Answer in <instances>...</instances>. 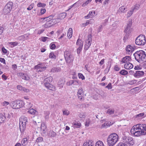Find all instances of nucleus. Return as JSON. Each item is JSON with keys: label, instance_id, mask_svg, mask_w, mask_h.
<instances>
[{"label": "nucleus", "instance_id": "1", "mask_svg": "<svg viewBox=\"0 0 146 146\" xmlns=\"http://www.w3.org/2000/svg\"><path fill=\"white\" fill-rule=\"evenodd\" d=\"M135 59L139 63L146 61V54L144 51L141 50L137 51L134 54Z\"/></svg>", "mask_w": 146, "mask_h": 146}, {"label": "nucleus", "instance_id": "2", "mask_svg": "<svg viewBox=\"0 0 146 146\" xmlns=\"http://www.w3.org/2000/svg\"><path fill=\"white\" fill-rule=\"evenodd\" d=\"M142 124H139L133 126L131 130V132L135 136H139L143 135Z\"/></svg>", "mask_w": 146, "mask_h": 146}, {"label": "nucleus", "instance_id": "3", "mask_svg": "<svg viewBox=\"0 0 146 146\" xmlns=\"http://www.w3.org/2000/svg\"><path fill=\"white\" fill-rule=\"evenodd\" d=\"M118 139V136L116 133L111 134L107 138L108 145L110 146H113L117 142Z\"/></svg>", "mask_w": 146, "mask_h": 146}, {"label": "nucleus", "instance_id": "4", "mask_svg": "<svg viewBox=\"0 0 146 146\" xmlns=\"http://www.w3.org/2000/svg\"><path fill=\"white\" fill-rule=\"evenodd\" d=\"M27 122V117L25 116L21 117L19 120V128L21 132H23L26 128V123Z\"/></svg>", "mask_w": 146, "mask_h": 146}, {"label": "nucleus", "instance_id": "5", "mask_svg": "<svg viewBox=\"0 0 146 146\" xmlns=\"http://www.w3.org/2000/svg\"><path fill=\"white\" fill-rule=\"evenodd\" d=\"M146 42V38L145 36L143 35H140L136 38L135 43L137 45H143Z\"/></svg>", "mask_w": 146, "mask_h": 146}, {"label": "nucleus", "instance_id": "6", "mask_svg": "<svg viewBox=\"0 0 146 146\" xmlns=\"http://www.w3.org/2000/svg\"><path fill=\"white\" fill-rule=\"evenodd\" d=\"M64 56L67 63H69L72 62L74 60V57L70 51H66L64 52Z\"/></svg>", "mask_w": 146, "mask_h": 146}, {"label": "nucleus", "instance_id": "7", "mask_svg": "<svg viewBox=\"0 0 146 146\" xmlns=\"http://www.w3.org/2000/svg\"><path fill=\"white\" fill-rule=\"evenodd\" d=\"M13 4V3L11 2L8 3L3 9V13L5 15L9 13L12 9Z\"/></svg>", "mask_w": 146, "mask_h": 146}, {"label": "nucleus", "instance_id": "8", "mask_svg": "<svg viewBox=\"0 0 146 146\" xmlns=\"http://www.w3.org/2000/svg\"><path fill=\"white\" fill-rule=\"evenodd\" d=\"M35 69L38 72H41L45 70L46 67L44 66V63L39 64L35 66Z\"/></svg>", "mask_w": 146, "mask_h": 146}, {"label": "nucleus", "instance_id": "9", "mask_svg": "<svg viewBox=\"0 0 146 146\" xmlns=\"http://www.w3.org/2000/svg\"><path fill=\"white\" fill-rule=\"evenodd\" d=\"M76 45L77 47H78L77 52L78 54H79L81 51L83 47V42L81 40L78 39L77 40Z\"/></svg>", "mask_w": 146, "mask_h": 146}, {"label": "nucleus", "instance_id": "10", "mask_svg": "<svg viewBox=\"0 0 146 146\" xmlns=\"http://www.w3.org/2000/svg\"><path fill=\"white\" fill-rule=\"evenodd\" d=\"M92 36L91 35L88 36V39L86 42V44L84 46V49L87 50L90 46L92 42Z\"/></svg>", "mask_w": 146, "mask_h": 146}, {"label": "nucleus", "instance_id": "11", "mask_svg": "<svg viewBox=\"0 0 146 146\" xmlns=\"http://www.w3.org/2000/svg\"><path fill=\"white\" fill-rule=\"evenodd\" d=\"M132 21L131 20H129L125 29L124 30L125 33H127L129 34L131 32V27L132 25Z\"/></svg>", "mask_w": 146, "mask_h": 146}, {"label": "nucleus", "instance_id": "12", "mask_svg": "<svg viewBox=\"0 0 146 146\" xmlns=\"http://www.w3.org/2000/svg\"><path fill=\"white\" fill-rule=\"evenodd\" d=\"M134 48L133 47L130 45H128L126 48V53L128 54H131L134 50Z\"/></svg>", "mask_w": 146, "mask_h": 146}, {"label": "nucleus", "instance_id": "13", "mask_svg": "<svg viewBox=\"0 0 146 146\" xmlns=\"http://www.w3.org/2000/svg\"><path fill=\"white\" fill-rule=\"evenodd\" d=\"M17 76L21 77L22 79L26 80H29L30 79L28 75L26 74L22 73H18L17 74Z\"/></svg>", "mask_w": 146, "mask_h": 146}, {"label": "nucleus", "instance_id": "14", "mask_svg": "<svg viewBox=\"0 0 146 146\" xmlns=\"http://www.w3.org/2000/svg\"><path fill=\"white\" fill-rule=\"evenodd\" d=\"M131 59L130 56H126L122 58L121 61V62L126 64L131 62Z\"/></svg>", "mask_w": 146, "mask_h": 146}, {"label": "nucleus", "instance_id": "15", "mask_svg": "<svg viewBox=\"0 0 146 146\" xmlns=\"http://www.w3.org/2000/svg\"><path fill=\"white\" fill-rule=\"evenodd\" d=\"M45 86L48 89L52 91H55L56 90L55 87L49 83H44Z\"/></svg>", "mask_w": 146, "mask_h": 146}, {"label": "nucleus", "instance_id": "16", "mask_svg": "<svg viewBox=\"0 0 146 146\" xmlns=\"http://www.w3.org/2000/svg\"><path fill=\"white\" fill-rule=\"evenodd\" d=\"M84 95V92L82 88L79 89L78 90V98L80 100H82L83 99Z\"/></svg>", "mask_w": 146, "mask_h": 146}, {"label": "nucleus", "instance_id": "17", "mask_svg": "<svg viewBox=\"0 0 146 146\" xmlns=\"http://www.w3.org/2000/svg\"><path fill=\"white\" fill-rule=\"evenodd\" d=\"M55 24L56 23L54 22L53 20L50 21H47L44 25V27L46 28L50 27Z\"/></svg>", "mask_w": 146, "mask_h": 146}, {"label": "nucleus", "instance_id": "18", "mask_svg": "<svg viewBox=\"0 0 146 146\" xmlns=\"http://www.w3.org/2000/svg\"><path fill=\"white\" fill-rule=\"evenodd\" d=\"M144 74V72L143 71H137L134 74V76L138 78L142 76Z\"/></svg>", "mask_w": 146, "mask_h": 146}, {"label": "nucleus", "instance_id": "19", "mask_svg": "<svg viewBox=\"0 0 146 146\" xmlns=\"http://www.w3.org/2000/svg\"><path fill=\"white\" fill-rule=\"evenodd\" d=\"M40 128L41 132L43 133H45L46 131V126L44 123H42L41 124Z\"/></svg>", "mask_w": 146, "mask_h": 146}, {"label": "nucleus", "instance_id": "20", "mask_svg": "<svg viewBox=\"0 0 146 146\" xmlns=\"http://www.w3.org/2000/svg\"><path fill=\"white\" fill-rule=\"evenodd\" d=\"M29 34H25L23 35L19 36L18 38V39L20 40H25L28 39L29 36Z\"/></svg>", "mask_w": 146, "mask_h": 146}, {"label": "nucleus", "instance_id": "21", "mask_svg": "<svg viewBox=\"0 0 146 146\" xmlns=\"http://www.w3.org/2000/svg\"><path fill=\"white\" fill-rule=\"evenodd\" d=\"M133 67V65L130 62L126 63L124 65V68L126 69H131Z\"/></svg>", "mask_w": 146, "mask_h": 146}, {"label": "nucleus", "instance_id": "22", "mask_svg": "<svg viewBox=\"0 0 146 146\" xmlns=\"http://www.w3.org/2000/svg\"><path fill=\"white\" fill-rule=\"evenodd\" d=\"M17 109L23 107L24 105V103L21 100H17Z\"/></svg>", "mask_w": 146, "mask_h": 146}, {"label": "nucleus", "instance_id": "23", "mask_svg": "<svg viewBox=\"0 0 146 146\" xmlns=\"http://www.w3.org/2000/svg\"><path fill=\"white\" fill-rule=\"evenodd\" d=\"M127 11V8L124 7V6H122L120 7L118 9V12L120 13H125Z\"/></svg>", "mask_w": 146, "mask_h": 146}, {"label": "nucleus", "instance_id": "24", "mask_svg": "<svg viewBox=\"0 0 146 146\" xmlns=\"http://www.w3.org/2000/svg\"><path fill=\"white\" fill-rule=\"evenodd\" d=\"M94 143L92 140L84 143L83 146H93Z\"/></svg>", "mask_w": 146, "mask_h": 146}, {"label": "nucleus", "instance_id": "25", "mask_svg": "<svg viewBox=\"0 0 146 146\" xmlns=\"http://www.w3.org/2000/svg\"><path fill=\"white\" fill-rule=\"evenodd\" d=\"M17 101L16 100L11 102L10 104V105L12 108L16 109H17Z\"/></svg>", "mask_w": 146, "mask_h": 146}, {"label": "nucleus", "instance_id": "26", "mask_svg": "<svg viewBox=\"0 0 146 146\" xmlns=\"http://www.w3.org/2000/svg\"><path fill=\"white\" fill-rule=\"evenodd\" d=\"M61 69L60 67H56L52 68L51 70V72H60Z\"/></svg>", "mask_w": 146, "mask_h": 146}, {"label": "nucleus", "instance_id": "27", "mask_svg": "<svg viewBox=\"0 0 146 146\" xmlns=\"http://www.w3.org/2000/svg\"><path fill=\"white\" fill-rule=\"evenodd\" d=\"M32 104H31L30 101L29 100L27 101L25 104V107L27 109H29L31 108L32 106Z\"/></svg>", "mask_w": 146, "mask_h": 146}, {"label": "nucleus", "instance_id": "28", "mask_svg": "<svg viewBox=\"0 0 146 146\" xmlns=\"http://www.w3.org/2000/svg\"><path fill=\"white\" fill-rule=\"evenodd\" d=\"M72 30L71 28L69 29L68 31L67 36L70 39L71 38L72 36Z\"/></svg>", "mask_w": 146, "mask_h": 146}, {"label": "nucleus", "instance_id": "29", "mask_svg": "<svg viewBox=\"0 0 146 146\" xmlns=\"http://www.w3.org/2000/svg\"><path fill=\"white\" fill-rule=\"evenodd\" d=\"M127 142H127L126 144H129L130 146L133 145L134 144V140L131 137H130L129 139H128V141H127Z\"/></svg>", "mask_w": 146, "mask_h": 146}, {"label": "nucleus", "instance_id": "30", "mask_svg": "<svg viewBox=\"0 0 146 146\" xmlns=\"http://www.w3.org/2000/svg\"><path fill=\"white\" fill-rule=\"evenodd\" d=\"M28 142V140L26 138L23 139L21 142V143L23 146L26 145Z\"/></svg>", "mask_w": 146, "mask_h": 146}, {"label": "nucleus", "instance_id": "31", "mask_svg": "<svg viewBox=\"0 0 146 146\" xmlns=\"http://www.w3.org/2000/svg\"><path fill=\"white\" fill-rule=\"evenodd\" d=\"M28 112L32 115L37 114L38 113V112L33 109H30L28 111Z\"/></svg>", "mask_w": 146, "mask_h": 146}, {"label": "nucleus", "instance_id": "32", "mask_svg": "<svg viewBox=\"0 0 146 146\" xmlns=\"http://www.w3.org/2000/svg\"><path fill=\"white\" fill-rule=\"evenodd\" d=\"M6 117L2 113H0V123H3L5 121Z\"/></svg>", "mask_w": 146, "mask_h": 146}, {"label": "nucleus", "instance_id": "33", "mask_svg": "<svg viewBox=\"0 0 146 146\" xmlns=\"http://www.w3.org/2000/svg\"><path fill=\"white\" fill-rule=\"evenodd\" d=\"M111 125V123H109V122L105 123L103 124L101 127V128L102 129L106 128L108 126H110Z\"/></svg>", "mask_w": 146, "mask_h": 146}, {"label": "nucleus", "instance_id": "34", "mask_svg": "<svg viewBox=\"0 0 146 146\" xmlns=\"http://www.w3.org/2000/svg\"><path fill=\"white\" fill-rule=\"evenodd\" d=\"M73 125L74 128H79L81 126V124L79 122H76L73 123Z\"/></svg>", "mask_w": 146, "mask_h": 146}, {"label": "nucleus", "instance_id": "35", "mask_svg": "<svg viewBox=\"0 0 146 146\" xmlns=\"http://www.w3.org/2000/svg\"><path fill=\"white\" fill-rule=\"evenodd\" d=\"M115 110L113 109L110 108L108 110L106 113L109 115L114 114Z\"/></svg>", "mask_w": 146, "mask_h": 146}, {"label": "nucleus", "instance_id": "36", "mask_svg": "<svg viewBox=\"0 0 146 146\" xmlns=\"http://www.w3.org/2000/svg\"><path fill=\"white\" fill-rule=\"evenodd\" d=\"M52 77L51 76H50L45 79L44 80V81L45 83L46 82L49 83L52 81Z\"/></svg>", "mask_w": 146, "mask_h": 146}, {"label": "nucleus", "instance_id": "37", "mask_svg": "<svg viewBox=\"0 0 146 146\" xmlns=\"http://www.w3.org/2000/svg\"><path fill=\"white\" fill-rule=\"evenodd\" d=\"M56 135V133L52 130L50 131L48 133V136L50 137H55Z\"/></svg>", "mask_w": 146, "mask_h": 146}, {"label": "nucleus", "instance_id": "38", "mask_svg": "<svg viewBox=\"0 0 146 146\" xmlns=\"http://www.w3.org/2000/svg\"><path fill=\"white\" fill-rule=\"evenodd\" d=\"M65 83V81L62 80L60 79L58 81V84L60 87H62L63 86Z\"/></svg>", "mask_w": 146, "mask_h": 146}, {"label": "nucleus", "instance_id": "39", "mask_svg": "<svg viewBox=\"0 0 146 146\" xmlns=\"http://www.w3.org/2000/svg\"><path fill=\"white\" fill-rule=\"evenodd\" d=\"M140 5L139 4H136L134 5V7L132 9L134 11L135 10H138L140 7Z\"/></svg>", "mask_w": 146, "mask_h": 146}, {"label": "nucleus", "instance_id": "40", "mask_svg": "<svg viewBox=\"0 0 146 146\" xmlns=\"http://www.w3.org/2000/svg\"><path fill=\"white\" fill-rule=\"evenodd\" d=\"M142 127L143 128V135H146V124H142Z\"/></svg>", "mask_w": 146, "mask_h": 146}, {"label": "nucleus", "instance_id": "41", "mask_svg": "<svg viewBox=\"0 0 146 146\" xmlns=\"http://www.w3.org/2000/svg\"><path fill=\"white\" fill-rule=\"evenodd\" d=\"M94 17V15L93 14V11L90 12L89 13L87 16H85V18H86L87 17L88 18H92Z\"/></svg>", "mask_w": 146, "mask_h": 146}, {"label": "nucleus", "instance_id": "42", "mask_svg": "<svg viewBox=\"0 0 146 146\" xmlns=\"http://www.w3.org/2000/svg\"><path fill=\"white\" fill-rule=\"evenodd\" d=\"M45 119L46 120H48L49 118V115L50 112L49 111H46L45 112Z\"/></svg>", "mask_w": 146, "mask_h": 146}, {"label": "nucleus", "instance_id": "43", "mask_svg": "<svg viewBox=\"0 0 146 146\" xmlns=\"http://www.w3.org/2000/svg\"><path fill=\"white\" fill-rule=\"evenodd\" d=\"M66 13H63L59 14V17H60L62 19L66 17Z\"/></svg>", "mask_w": 146, "mask_h": 146}, {"label": "nucleus", "instance_id": "44", "mask_svg": "<svg viewBox=\"0 0 146 146\" xmlns=\"http://www.w3.org/2000/svg\"><path fill=\"white\" fill-rule=\"evenodd\" d=\"M53 16L52 15H50L48 17H47L46 18V20L47 21H52V20L54 21L55 19H53Z\"/></svg>", "mask_w": 146, "mask_h": 146}, {"label": "nucleus", "instance_id": "45", "mask_svg": "<svg viewBox=\"0 0 146 146\" xmlns=\"http://www.w3.org/2000/svg\"><path fill=\"white\" fill-rule=\"evenodd\" d=\"M119 73L122 75H125L128 74V72L125 70H122Z\"/></svg>", "mask_w": 146, "mask_h": 146}, {"label": "nucleus", "instance_id": "46", "mask_svg": "<svg viewBox=\"0 0 146 146\" xmlns=\"http://www.w3.org/2000/svg\"><path fill=\"white\" fill-rule=\"evenodd\" d=\"M130 137H127L126 136H124L123 137V142L125 143H126L127 142V141H128V139H129V138Z\"/></svg>", "mask_w": 146, "mask_h": 146}, {"label": "nucleus", "instance_id": "47", "mask_svg": "<svg viewBox=\"0 0 146 146\" xmlns=\"http://www.w3.org/2000/svg\"><path fill=\"white\" fill-rule=\"evenodd\" d=\"M49 57L50 58L55 59L56 58V56L54 55V53L52 52L50 53Z\"/></svg>", "mask_w": 146, "mask_h": 146}, {"label": "nucleus", "instance_id": "48", "mask_svg": "<svg viewBox=\"0 0 146 146\" xmlns=\"http://www.w3.org/2000/svg\"><path fill=\"white\" fill-rule=\"evenodd\" d=\"M70 112L67 110H64L63 111V115H68L70 114Z\"/></svg>", "mask_w": 146, "mask_h": 146}, {"label": "nucleus", "instance_id": "49", "mask_svg": "<svg viewBox=\"0 0 146 146\" xmlns=\"http://www.w3.org/2000/svg\"><path fill=\"white\" fill-rule=\"evenodd\" d=\"M95 146H104V145L102 141H99L96 143Z\"/></svg>", "mask_w": 146, "mask_h": 146}, {"label": "nucleus", "instance_id": "50", "mask_svg": "<svg viewBox=\"0 0 146 146\" xmlns=\"http://www.w3.org/2000/svg\"><path fill=\"white\" fill-rule=\"evenodd\" d=\"M125 35L123 38V40L124 42H125L129 38V34L127 33Z\"/></svg>", "mask_w": 146, "mask_h": 146}, {"label": "nucleus", "instance_id": "51", "mask_svg": "<svg viewBox=\"0 0 146 146\" xmlns=\"http://www.w3.org/2000/svg\"><path fill=\"white\" fill-rule=\"evenodd\" d=\"M9 44H11L13 45V46H11V47H13V46H15L18 45V43L17 42H9Z\"/></svg>", "mask_w": 146, "mask_h": 146}, {"label": "nucleus", "instance_id": "52", "mask_svg": "<svg viewBox=\"0 0 146 146\" xmlns=\"http://www.w3.org/2000/svg\"><path fill=\"white\" fill-rule=\"evenodd\" d=\"M33 121L35 123H40V119L38 118V117L36 116L35 117V119Z\"/></svg>", "mask_w": 146, "mask_h": 146}, {"label": "nucleus", "instance_id": "53", "mask_svg": "<svg viewBox=\"0 0 146 146\" xmlns=\"http://www.w3.org/2000/svg\"><path fill=\"white\" fill-rule=\"evenodd\" d=\"M133 11L132 9H131V10L128 12L127 15V17H129L131 16L133 14Z\"/></svg>", "mask_w": 146, "mask_h": 146}, {"label": "nucleus", "instance_id": "54", "mask_svg": "<svg viewBox=\"0 0 146 146\" xmlns=\"http://www.w3.org/2000/svg\"><path fill=\"white\" fill-rule=\"evenodd\" d=\"M86 113L85 112L81 113L79 115V117L81 118L84 117L86 116Z\"/></svg>", "mask_w": 146, "mask_h": 146}, {"label": "nucleus", "instance_id": "55", "mask_svg": "<svg viewBox=\"0 0 146 146\" xmlns=\"http://www.w3.org/2000/svg\"><path fill=\"white\" fill-rule=\"evenodd\" d=\"M90 121L89 119H87L86 120V122L85 123V125L86 126L88 127L90 123Z\"/></svg>", "mask_w": 146, "mask_h": 146}, {"label": "nucleus", "instance_id": "56", "mask_svg": "<svg viewBox=\"0 0 146 146\" xmlns=\"http://www.w3.org/2000/svg\"><path fill=\"white\" fill-rule=\"evenodd\" d=\"M75 83V80H71L66 83L67 85L68 86L71 85Z\"/></svg>", "mask_w": 146, "mask_h": 146}, {"label": "nucleus", "instance_id": "57", "mask_svg": "<svg viewBox=\"0 0 146 146\" xmlns=\"http://www.w3.org/2000/svg\"><path fill=\"white\" fill-rule=\"evenodd\" d=\"M46 5L45 4L41 3H38L37 5V6L39 7H45Z\"/></svg>", "mask_w": 146, "mask_h": 146}, {"label": "nucleus", "instance_id": "58", "mask_svg": "<svg viewBox=\"0 0 146 146\" xmlns=\"http://www.w3.org/2000/svg\"><path fill=\"white\" fill-rule=\"evenodd\" d=\"M91 1V0H88L86 1L84 3L82 4V6L84 7L87 5Z\"/></svg>", "mask_w": 146, "mask_h": 146}, {"label": "nucleus", "instance_id": "59", "mask_svg": "<svg viewBox=\"0 0 146 146\" xmlns=\"http://www.w3.org/2000/svg\"><path fill=\"white\" fill-rule=\"evenodd\" d=\"M34 6V4L33 3H31L27 8V9L28 10H31L33 8Z\"/></svg>", "mask_w": 146, "mask_h": 146}, {"label": "nucleus", "instance_id": "60", "mask_svg": "<svg viewBox=\"0 0 146 146\" xmlns=\"http://www.w3.org/2000/svg\"><path fill=\"white\" fill-rule=\"evenodd\" d=\"M144 113H140L136 115L135 116L136 118H139L141 117L142 116L144 115Z\"/></svg>", "mask_w": 146, "mask_h": 146}, {"label": "nucleus", "instance_id": "61", "mask_svg": "<svg viewBox=\"0 0 146 146\" xmlns=\"http://www.w3.org/2000/svg\"><path fill=\"white\" fill-rule=\"evenodd\" d=\"M78 76L79 78H81L82 80H84L85 79V77L83 75V74L81 73H79L78 74Z\"/></svg>", "mask_w": 146, "mask_h": 146}, {"label": "nucleus", "instance_id": "62", "mask_svg": "<svg viewBox=\"0 0 146 146\" xmlns=\"http://www.w3.org/2000/svg\"><path fill=\"white\" fill-rule=\"evenodd\" d=\"M88 24H91L94 23V19H91L87 21Z\"/></svg>", "mask_w": 146, "mask_h": 146}, {"label": "nucleus", "instance_id": "63", "mask_svg": "<svg viewBox=\"0 0 146 146\" xmlns=\"http://www.w3.org/2000/svg\"><path fill=\"white\" fill-rule=\"evenodd\" d=\"M54 19L55 20L54 21V22H55L56 23L59 22L60 20H62V19L60 17L57 19Z\"/></svg>", "mask_w": 146, "mask_h": 146}, {"label": "nucleus", "instance_id": "64", "mask_svg": "<svg viewBox=\"0 0 146 146\" xmlns=\"http://www.w3.org/2000/svg\"><path fill=\"white\" fill-rule=\"evenodd\" d=\"M43 138L42 137H38L36 140V142L38 143L42 141Z\"/></svg>", "mask_w": 146, "mask_h": 146}]
</instances>
